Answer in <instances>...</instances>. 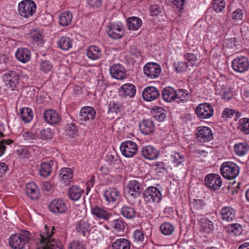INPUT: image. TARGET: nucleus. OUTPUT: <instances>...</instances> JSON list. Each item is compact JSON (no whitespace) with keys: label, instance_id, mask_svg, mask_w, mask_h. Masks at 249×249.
<instances>
[{"label":"nucleus","instance_id":"1","mask_svg":"<svg viewBox=\"0 0 249 249\" xmlns=\"http://www.w3.org/2000/svg\"><path fill=\"white\" fill-rule=\"evenodd\" d=\"M143 181L140 178L130 180L126 186L125 192L130 201L133 204L140 201L143 190Z\"/></svg>","mask_w":249,"mask_h":249},{"label":"nucleus","instance_id":"2","mask_svg":"<svg viewBox=\"0 0 249 249\" xmlns=\"http://www.w3.org/2000/svg\"><path fill=\"white\" fill-rule=\"evenodd\" d=\"M32 238L31 233L26 230L12 234L9 238L10 246L13 249H22Z\"/></svg>","mask_w":249,"mask_h":249},{"label":"nucleus","instance_id":"3","mask_svg":"<svg viewBox=\"0 0 249 249\" xmlns=\"http://www.w3.org/2000/svg\"><path fill=\"white\" fill-rule=\"evenodd\" d=\"M55 232V229L53 227L50 231V230L46 225L44 230L40 231L39 240L43 245L42 249H55L56 248H60L59 245L56 244V241L53 238Z\"/></svg>","mask_w":249,"mask_h":249},{"label":"nucleus","instance_id":"4","mask_svg":"<svg viewBox=\"0 0 249 249\" xmlns=\"http://www.w3.org/2000/svg\"><path fill=\"white\" fill-rule=\"evenodd\" d=\"M220 172L222 176L229 180L235 178L240 173V167L231 161L223 162L220 166Z\"/></svg>","mask_w":249,"mask_h":249},{"label":"nucleus","instance_id":"5","mask_svg":"<svg viewBox=\"0 0 249 249\" xmlns=\"http://www.w3.org/2000/svg\"><path fill=\"white\" fill-rule=\"evenodd\" d=\"M36 4L32 0H23L18 3V12L19 16L24 18H29L35 14Z\"/></svg>","mask_w":249,"mask_h":249},{"label":"nucleus","instance_id":"6","mask_svg":"<svg viewBox=\"0 0 249 249\" xmlns=\"http://www.w3.org/2000/svg\"><path fill=\"white\" fill-rule=\"evenodd\" d=\"M143 199L147 205L159 203L162 198L160 191L157 187L149 186L146 188L143 193Z\"/></svg>","mask_w":249,"mask_h":249},{"label":"nucleus","instance_id":"7","mask_svg":"<svg viewBox=\"0 0 249 249\" xmlns=\"http://www.w3.org/2000/svg\"><path fill=\"white\" fill-rule=\"evenodd\" d=\"M204 181L205 186L210 191L218 190L222 185V179L221 177L214 173L206 175Z\"/></svg>","mask_w":249,"mask_h":249},{"label":"nucleus","instance_id":"8","mask_svg":"<svg viewBox=\"0 0 249 249\" xmlns=\"http://www.w3.org/2000/svg\"><path fill=\"white\" fill-rule=\"evenodd\" d=\"M231 66L235 72L244 73L249 70V60L246 56H238L232 61Z\"/></svg>","mask_w":249,"mask_h":249},{"label":"nucleus","instance_id":"9","mask_svg":"<svg viewBox=\"0 0 249 249\" xmlns=\"http://www.w3.org/2000/svg\"><path fill=\"white\" fill-rule=\"evenodd\" d=\"M195 135L196 140L202 143L210 142L213 139V131L208 126H198L196 129Z\"/></svg>","mask_w":249,"mask_h":249},{"label":"nucleus","instance_id":"10","mask_svg":"<svg viewBox=\"0 0 249 249\" xmlns=\"http://www.w3.org/2000/svg\"><path fill=\"white\" fill-rule=\"evenodd\" d=\"M120 148L122 155L126 158L134 157L138 151L136 143L131 141L124 142L121 143Z\"/></svg>","mask_w":249,"mask_h":249},{"label":"nucleus","instance_id":"11","mask_svg":"<svg viewBox=\"0 0 249 249\" xmlns=\"http://www.w3.org/2000/svg\"><path fill=\"white\" fill-rule=\"evenodd\" d=\"M144 75L149 78L155 79L159 77L161 71L160 66L157 63H146L143 69Z\"/></svg>","mask_w":249,"mask_h":249},{"label":"nucleus","instance_id":"12","mask_svg":"<svg viewBox=\"0 0 249 249\" xmlns=\"http://www.w3.org/2000/svg\"><path fill=\"white\" fill-rule=\"evenodd\" d=\"M197 116L202 119L211 118L213 114V109L212 106L207 103L198 105L195 109Z\"/></svg>","mask_w":249,"mask_h":249},{"label":"nucleus","instance_id":"13","mask_svg":"<svg viewBox=\"0 0 249 249\" xmlns=\"http://www.w3.org/2000/svg\"><path fill=\"white\" fill-rule=\"evenodd\" d=\"M91 213L96 218L104 221H108L112 216L111 212L97 205L91 206Z\"/></svg>","mask_w":249,"mask_h":249},{"label":"nucleus","instance_id":"14","mask_svg":"<svg viewBox=\"0 0 249 249\" xmlns=\"http://www.w3.org/2000/svg\"><path fill=\"white\" fill-rule=\"evenodd\" d=\"M50 211L55 214L64 213L67 210L66 203L62 199H53L49 205Z\"/></svg>","mask_w":249,"mask_h":249},{"label":"nucleus","instance_id":"15","mask_svg":"<svg viewBox=\"0 0 249 249\" xmlns=\"http://www.w3.org/2000/svg\"><path fill=\"white\" fill-rule=\"evenodd\" d=\"M104 197L108 203H114L121 197V193L115 188L109 187L104 192Z\"/></svg>","mask_w":249,"mask_h":249},{"label":"nucleus","instance_id":"16","mask_svg":"<svg viewBox=\"0 0 249 249\" xmlns=\"http://www.w3.org/2000/svg\"><path fill=\"white\" fill-rule=\"evenodd\" d=\"M141 154L146 160H153L158 158L160 152L153 146L149 145L142 147Z\"/></svg>","mask_w":249,"mask_h":249},{"label":"nucleus","instance_id":"17","mask_svg":"<svg viewBox=\"0 0 249 249\" xmlns=\"http://www.w3.org/2000/svg\"><path fill=\"white\" fill-rule=\"evenodd\" d=\"M43 116L45 121L52 125L58 124L61 120L59 113L56 110L52 109L45 111Z\"/></svg>","mask_w":249,"mask_h":249},{"label":"nucleus","instance_id":"18","mask_svg":"<svg viewBox=\"0 0 249 249\" xmlns=\"http://www.w3.org/2000/svg\"><path fill=\"white\" fill-rule=\"evenodd\" d=\"M107 33L108 36L113 39H120L124 33V27L118 24H111L109 26Z\"/></svg>","mask_w":249,"mask_h":249},{"label":"nucleus","instance_id":"19","mask_svg":"<svg viewBox=\"0 0 249 249\" xmlns=\"http://www.w3.org/2000/svg\"><path fill=\"white\" fill-rule=\"evenodd\" d=\"M110 73L111 76L117 79L123 80L126 76V71L124 68L121 65L114 64L110 67Z\"/></svg>","mask_w":249,"mask_h":249},{"label":"nucleus","instance_id":"20","mask_svg":"<svg viewBox=\"0 0 249 249\" xmlns=\"http://www.w3.org/2000/svg\"><path fill=\"white\" fill-rule=\"evenodd\" d=\"M96 111L91 107L86 106L83 107L80 111V119L84 121H90L93 120L95 117Z\"/></svg>","mask_w":249,"mask_h":249},{"label":"nucleus","instance_id":"21","mask_svg":"<svg viewBox=\"0 0 249 249\" xmlns=\"http://www.w3.org/2000/svg\"><path fill=\"white\" fill-rule=\"evenodd\" d=\"M143 99L146 101H152L156 99L160 96L158 89L153 86L145 88L142 94Z\"/></svg>","mask_w":249,"mask_h":249},{"label":"nucleus","instance_id":"22","mask_svg":"<svg viewBox=\"0 0 249 249\" xmlns=\"http://www.w3.org/2000/svg\"><path fill=\"white\" fill-rule=\"evenodd\" d=\"M25 192L26 195L32 200H35L39 197V190L34 182H30L26 184Z\"/></svg>","mask_w":249,"mask_h":249},{"label":"nucleus","instance_id":"23","mask_svg":"<svg viewBox=\"0 0 249 249\" xmlns=\"http://www.w3.org/2000/svg\"><path fill=\"white\" fill-rule=\"evenodd\" d=\"M136 89L135 86L130 83L123 85L119 91L120 95L122 97H128L132 98L136 94Z\"/></svg>","mask_w":249,"mask_h":249},{"label":"nucleus","instance_id":"24","mask_svg":"<svg viewBox=\"0 0 249 249\" xmlns=\"http://www.w3.org/2000/svg\"><path fill=\"white\" fill-rule=\"evenodd\" d=\"M235 210L231 206L223 208L220 211L221 219L227 222H231L235 218Z\"/></svg>","mask_w":249,"mask_h":249},{"label":"nucleus","instance_id":"25","mask_svg":"<svg viewBox=\"0 0 249 249\" xmlns=\"http://www.w3.org/2000/svg\"><path fill=\"white\" fill-rule=\"evenodd\" d=\"M3 79L6 85L14 88L18 83V76L14 71H8L4 74Z\"/></svg>","mask_w":249,"mask_h":249},{"label":"nucleus","instance_id":"26","mask_svg":"<svg viewBox=\"0 0 249 249\" xmlns=\"http://www.w3.org/2000/svg\"><path fill=\"white\" fill-rule=\"evenodd\" d=\"M15 56L19 61L26 63L31 59V53L28 49L20 48L16 52Z\"/></svg>","mask_w":249,"mask_h":249},{"label":"nucleus","instance_id":"27","mask_svg":"<svg viewBox=\"0 0 249 249\" xmlns=\"http://www.w3.org/2000/svg\"><path fill=\"white\" fill-rule=\"evenodd\" d=\"M90 224L88 219H81L75 224V229L77 232L85 236L86 233L89 231Z\"/></svg>","mask_w":249,"mask_h":249},{"label":"nucleus","instance_id":"28","mask_svg":"<svg viewBox=\"0 0 249 249\" xmlns=\"http://www.w3.org/2000/svg\"><path fill=\"white\" fill-rule=\"evenodd\" d=\"M131 243L126 238H120L116 239L111 244L112 249H130Z\"/></svg>","mask_w":249,"mask_h":249},{"label":"nucleus","instance_id":"29","mask_svg":"<svg viewBox=\"0 0 249 249\" xmlns=\"http://www.w3.org/2000/svg\"><path fill=\"white\" fill-rule=\"evenodd\" d=\"M140 129L144 135H148L152 133L154 129V124L152 120H143L140 124Z\"/></svg>","mask_w":249,"mask_h":249},{"label":"nucleus","instance_id":"30","mask_svg":"<svg viewBox=\"0 0 249 249\" xmlns=\"http://www.w3.org/2000/svg\"><path fill=\"white\" fill-rule=\"evenodd\" d=\"M120 212L124 217L128 219H133L136 214V209L133 207L127 205H124Z\"/></svg>","mask_w":249,"mask_h":249},{"label":"nucleus","instance_id":"31","mask_svg":"<svg viewBox=\"0 0 249 249\" xmlns=\"http://www.w3.org/2000/svg\"><path fill=\"white\" fill-rule=\"evenodd\" d=\"M176 90L170 87L165 88L161 93L162 99L167 102H171L176 100Z\"/></svg>","mask_w":249,"mask_h":249},{"label":"nucleus","instance_id":"32","mask_svg":"<svg viewBox=\"0 0 249 249\" xmlns=\"http://www.w3.org/2000/svg\"><path fill=\"white\" fill-rule=\"evenodd\" d=\"M191 210L193 213L202 215L200 213L206 205V203L203 199H194L191 203Z\"/></svg>","mask_w":249,"mask_h":249},{"label":"nucleus","instance_id":"33","mask_svg":"<svg viewBox=\"0 0 249 249\" xmlns=\"http://www.w3.org/2000/svg\"><path fill=\"white\" fill-rule=\"evenodd\" d=\"M88 57L91 60H97L102 56L101 49L96 46H90L87 50Z\"/></svg>","mask_w":249,"mask_h":249},{"label":"nucleus","instance_id":"34","mask_svg":"<svg viewBox=\"0 0 249 249\" xmlns=\"http://www.w3.org/2000/svg\"><path fill=\"white\" fill-rule=\"evenodd\" d=\"M60 178L65 185L69 184L73 178L72 169L67 167L62 168L60 171Z\"/></svg>","mask_w":249,"mask_h":249},{"label":"nucleus","instance_id":"35","mask_svg":"<svg viewBox=\"0 0 249 249\" xmlns=\"http://www.w3.org/2000/svg\"><path fill=\"white\" fill-rule=\"evenodd\" d=\"M235 154L239 156H243L249 151V144L246 142H242L234 145Z\"/></svg>","mask_w":249,"mask_h":249},{"label":"nucleus","instance_id":"36","mask_svg":"<svg viewBox=\"0 0 249 249\" xmlns=\"http://www.w3.org/2000/svg\"><path fill=\"white\" fill-rule=\"evenodd\" d=\"M127 26L129 30H138L142 25V20L138 17H132L126 20Z\"/></svg>","mask_w":249,"mask_h":249},{"label":"nucleus","instance_id":"37","mask_svg":"<svg viewBox=\"0 0 249 249\" xmlns=\"http://www.w3.org/2000/svg\"><path fill=\"white\" fill-rule=\"evenodd\" d=\"M54 161L51 160L50 162H43L40 166V175L44 177H48L52 171V166L54 164Z\"/></svg>","mask_w":249,"mask_h":249},{"label":"nucleus","instance_id":"38","mask_svg":"<svg viewBox=\"0 0 249 249\" xmlns=\"http://www.w3.org/2000/svg\"><path fill=\"white\" fill-rule=\"evenodd\" d=\"M72 14L69 11L64 12L60 15L59 18V24L62 26H67L71 22Z\"/></svg>","mask_w":249,"mask_h":249},{"label":"nucleus","instance_id":"39","mask_svg":"<svg viewBox=\"0 0 249 249\" xmlns=\"http://www.w3.org/2000/svg\"><path fill=\"white\" fill-rule=\"evenodd\" d=\"M125 225V222L121 217L114 219L111 223V228L118 232H124Z\"/></svg>","mask_w":249,"mask_h":249},{"label":"nucleus","instance_id":"40","mask_svg":"<svg viewBox=\"0 0 249 249\" xmlns=\"http://www.w3.org/2000/svg\"><path fill=\"white\" fill-rule=\"evenodd\" d=\"M19 116L24 123H28L33 119V111L29 107L21 108L20 111Z\"/></svg>","mask_w":249,"mask_h":249},{"label":"nucleus","instance_id":"41","mask_svg":"<svg viewBox=\"0 0 249 249\" xmlns=\"http://www.w3.org/2000/svg\"><path fill=\"white\" fill-rule=\"evenodd\" d=\"M58 47L61 50L67 51L72 47L71 40L67 36L61 37L57 42Z\"/></svg>","mask_w":249,"mask_h":249},{"label":"nucleus","instance_id":"42","mask_svg":"<svg viewBox=\"0 0 249 249\" xmlns=\"http://www.w3.org/2000/svg\"><path fill=\"white\" fill-rule=\"evenodd\" d=\"M68 195L72 200H78L81 196V190L78 186H73L69 189Z\"/></svg>","mask_w":249,"mask_h":249},{"label":"nucleus","instance_id":"43","mask_svg":"<svg viewBox=\"0 0 249 249\" xmlns=\"http://www.w3.org/2000/svg\"><path fill=\"white\" fill-rule=\"evenodd\" d=\"M199 223L201 227V230L205 232L209 233L214 229L212 221L206 218L201 219L199 221Z\"/></svg>","mask_w":249,"mask_h":249},{"label":"nucleus","instance_id":"44","mask_svg":"<svg viewBox=\"0 0 249 249\" xmlns=\"http://www.w3.org/2000/svg\"><path fill=\"white\" fill-rule=\"evenodd\" d=\"M176 101L178 103H185L189 99V96L187 93V91L183 89H179L176 90Z\"/></svg>","mask_w":249,"mask_h":249},{"label":"nucleus","instance_id":"45","mask_svg":"<svg viewBox=\"0 0 249 249\" xmlns=\"http://www.w3.org/2000/svg\"><path fill=\"white\" fill-rule=\"evenodd\" d=\"M238 128L246 134H249V119L242 118L238 123Z\"/></svg>","mask_w":249,"mask_h":249},{"label":"nucleus","instance_id":"46","mask_svg":"<svg viewBox=\"0 0 249 249\" xmlns=\"http://www.w3.org/2000/svg\"><path fill=\"white\" fill-rule=\"evenodd\" d=\"M175 230L173 225L170 223L165 222L162 224L160 227V231L161 233L166 236L171 235Z\"/></svg>","mask_w":249,"mask_h":249},{"label":"nucleus","instance_id":"47","mask_svg":"<svg viewBox=\"0 0 249 249\" xmlns=\"http://www.w3.org/2000/svg\"><path fill=\"white\" fill-rule=\"evenodd\" d=\"M1 129V127L0 126V138L3 136ZM14 141L11 139H2V140H0V157L4 153L6 149V145L12 143Z\"/></svg>","mask_w":249,"mask_h":249},{"label":"nucleus","instance_id":"48","mask_svg":"<svg viewBox=\"0 0 249 249\" xmlns=\"http://www.w3.org/2000/svg\"><path fill=\"white\" fill-rule=\"evenodd\" d=\"M171 161L176 166H178L182 165L184 161L183 156L179 153H175L171 155Z\"/></svg>","mask_w":249,"mask_h":249},{"label":"nucleus","instance_id":"49","mask_svg":"<svg viewBox=\"0 0 249 249\" xmlns=\"http://www.w3.org/2000/svg\"><path fill=\"white\" fill-rule=\"evenodd\" d=\"M52 63L49 60H42L39 65V68L41 71L44 73H48L51 71L53 68Z\"/></svg>","mask_w":249,"mask_h":249},{"label":"nucleus","instance_id":"50","mask_svg":"<svg viewBox=\"0 0 249 249\" xmlns=\"http://www.w3.org/2000/svg\"><path fill=\"white\" fill-rule=\"evenodd\" d=\"M225 7V2L224 0H213L212 3V9L218 12L222 11Z\"/></svg>","mask_w":249,"mask_h":249},{"label":"nucleus","instance_id":"51","mask_svg":"<svg viewBox=\"0 0 249 249\" xmlns=\"http://www.w3.org/2000/svg\"><path fill=\"white\" fill-rule=\"evenodd\" d=\"M244 16V11L240 9H237L234 10L231 16V18L234 22L242 21Z\"/></svg>","mask_w":249,"mask_h":249},{"label":"nucleus","instance_id":"52","mask_svg":"<svg viewBox=\"0 0 249 249\" xmlns=\"http://www.w3.org/2000/svg\"><path fill=\"white\" fill-rule=\"evenodd\" d=\"M40 138L42 140H48L52 139L53 133L49 128L40 130Z\"/></svg>","mask_w":249,"mask_h":249},{"label":"nucleus","instance_id":"53","mask_svg":"<svg viewBox=\"0 0 249 249\" xmlns=\"http://www.w3.org/2000/svg\"><path fill=\"white\" fill-rule=\"evenodd\" d=\"M121 106L118 102L110 101L109 104L108 113H118L120 111Z\"/></svg>","mask_w":249,"mask_h":249},{"label":"nucleus","instance_id":"54","mask_svg":"<svg viewBox=\"0 0 249 249\" xmlns=\"http://www.w3.org/2000/svg\"><path fill=\"white\" fill-rule=\"evenodd\" d=\"M174 65L176 71L178 72L185 71L189 66L188 63L181 61L174 63Z\"/></svg>","mask_w":249,"mask_h":249},{"label":"nucleus","instance_id":"55","mask_svg":"<svg viewBox=\"0 0 249 249\" xmlns=\"http://www.w3.org/2000/svg\"><path fill=\"white\" fill-rule=\"evenodd\" d=\"M242 227L239 224H233L228 227L229 232L233 233L235 235H238L240 233Z\"/></svg>","mask_w":249,"mask_h":249},{"label":"nucleus","instance_id":"56","mask_svg":"<svg viewBox=\"0 0 249 249\" xmlns=\"http://www.w3.org/2000/svg\"><path fill=\"white\" fill-rule=\"evenodd\" d=\"M223 91H221L222 99L227 101L230 100L233 96V93L230 88L223 89Z\"/></svg>","mask_w":249,"mask_h":249},{"label":"nucleus","instance_id":"57","mask_svg":"<svg viewBox=\"0 0 249 249\" xmlns=\"http://www.w3.org/2000/svg\"><path fill=\"white\" fill-rule=\"evenodd\" d=\"M32 38L37 45L43 44L44 40L42 35L39 33H35L31 36Z\"/></svg>","mask_w":249,"mask_h":249},{"label":"nucleus","instance_id":"58","mask_svg":"<svg viewBox=\"0 0 249 249\" xmlns=\"http://www.w3.org/2000/svg\"><path fill=\"white\" fill-rule=\"evenodd\" d=\"M133 237L135 241L142 242L144 238V234L141 230H136L133 233Z\"/></svg>","mask_w":249,"mask_h":249},{"label":"nucleus","instance_id":"59","mask_svg":"<svg viewBox=\"0 0 249 249\" xmlns=\"http://www.w3.org/2000/svg\"><path fill=\"white\" fill-rule=\"evenodd\" d=\"M235 113V111L234 109L225 108L222 113V117L226 119L231 118Z\"/></svg>","mask_w":249,"mask_h":249},{"label":"nucleus","instance_id":"60","mask_svg":"<svg viewBox=\"0 0 249 249\" xmlns=\"http://www.w3.org/2000/svg\"><path fill=\"white\" fill-rule=\"evenodd\" d=\"M70 249H86L85 245L79 241H73L70 244Z\"/></svg>","mask_w":249,"mask_h":249},{"label":"nucleus","instance_id":"61","mask_svg":"<svg viewBox=\"0 0 249 249\" xmlns=\"http://www.w3.org/2000/svg\"><path fill=\"white\" fill-rule=\"evenodd\" d=\"M173 7L178 9L179 11L183 9V6L184 4V0H173L172 2Z\"/></svg>","mask_w":249,"mask_h":249},{"label":"nucleus","instance_id":"62","mask_svg":"<svg viewBox=\"0 0 249 249\" xmlns=\"http://www.w3.org/2000/svg\"><path fill=\"white\" fill-rule=\"evenodd\" d=\"M162 9L157 5L151 6L150 14L152 16H157L161 12Z\"/></svg>","mask_w":249,"mask_h":249},{"label":"nucleus","instance_id":"63","mask_svg":"<svg viewBox=\"0 0 249 249\" xmlns=\"http://www.w3.org/2000/svg\"><path fill=\"white\" fill-rule=\"evenodd\" d=\"M89 5L93 8H98L102 5V0H88Z\"/></svg>","mask_w":249,"mask_h":249},{"label":"nucleus","instance_id":"64","mask_svg":"<svg viewBox=\"0 0 249 249\" xmlns=\"http://www.w3.org/2000/svg\"><path fill=\"white\" fill-rule=\"evenodd\" d=\"M155 166V169L159 172H161L162 170H165L166 169V164L162 161H158L155 162L154 164Z\"/></svg>","mask_w":249,"mask_h":249}]
</instances>
